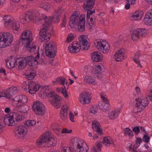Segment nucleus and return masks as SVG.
Listing matches in <instances>:
<instances>
[{
    "instance_id": "nucleus-9",
    "label": "nucleus",
    "mask_w": 152,
    "mask_h": 152,
    "mask_svg": "<svg viewBox=\"0 0 152 152\" xmlns=\"http://www.w3.org/2000/svg\"><path fill=\"white\" fill-rule=\"evenodd\" d=\"M20 38L23 44H30L32 40V34L31 31L25 30L22 33Z\"/></svg>"
},
{
    "instance_id": "nucleus-59",
    "label": "nucleus",
    "mask_w": 152,
    "mask_h": 152,
    "mask_svg": "<svg viewBox=\"0 0 152 152\" xmlns=\"http://www.w3.org/2000/svg\"><path fill=\"white\" fill-rule=\"evenodd\" d=\"M101 98L104 100V101H102L103 102H108V101L106 95H103L102 94H101Z\"/></svg>"
},
{
    "instance_id": "nucleus-53",
    "label": "nucleus",
    "mask_w": 152,
    "mask_h": 152,
    "mask_svg": "<svg viewBox=\"0 0 152 152\" xmlns=\"http://www.w3.org/2000/svg\"><path fill=\"white\" fill-rule=\"evenodd\" d=\"M64 88H62L61 93L63 94L64 97L66 98L68 97L69 95L67 93V91L66 90L65 86H64Z\"/></svg>"
},
{
    "instance_id": "nucleus-33",
    "label": "nucleus",
    "mask_w": 152,
    "mask_h": 152,
    "mask_svg": "<svg viewBox=\"0 0 152 152\" xmlns=\"http://www.w3.org/2000/svg\"><path fill=\"white\" fill-rule=\"evenodd\" d=\"M46 90H45V96L47 97L50 98V99H52L53 98L54 96L56 95L55 94V92L54 91H49L50 88L49 86H46Z\"/></svg>"
},
{
    "instance_id": "nucleus-57",
    "label": "nucleus",
    "mask_w": 152,
    "mask_h": 152,
    "mask_svg": "<svg viewBox=\"0 0 152 152\" xmlns=\"http://www.w3.org/2000/svg\"><path fill=\"white\" fill-rule=\"evenodd\" d=\"M150 139V137L147 135H145L144 136L143 138V140L146 142H148Z\"/></svg>"
},
{
    "instance_id": "nucleus-64",
    "label": "nucleus",
    "mask_w": 152,
    "mask_h": 152,
    "mask_svg": "<svg viewBox=\"0 0 152 152\" xmlns=\"http://www.w3.org/2000/svg\"><path fill=\"white\" fill-rule=\"evenodd\" d=\"M50 6L49 4H45L43 6V8L46 10H48L50 8Z\"/></svg>"
},
{
    "instance_id": "nucleus-46",
    "label": "nucleus",
    "mask_w": 152,
    "mask_h": 152,
    "mask_svg": "<svg viewBox=\"0 0 152 152\" xmlns=\"http://www.w3.org/2000/svg\"><path fill=\"white\" fill-rule=\"evenodd\" d=\"M36 124V121L34 120H28L26 121L24 123V125L27 127L31 126H34Z\"/></svg>"
},
{
    "instance_id": "nucleus-14",
    "label": "nucleus",
    "mask_w": 152,
    "mask_h": 152,
    "mask_svg": "<svg viewBox=\"0 0 152 152\" xmlns=\"http://www.w3.org/2000/svg\"><path fill=\"white\" fill-rule=\"evenodd\" d=\"M146 33V31L144 28L137 29L133 31L132 35V38L134 41H136L141 36H145Z\"/></svg>"
},
{
    "instance_id": "nucleus-19",
    "label": "nucleus",
    "mask_w": 152,
    "mask_h": 152,
    "mask_svg": "<svg viewBox=\"0 0 152 152\" xmlns=\"http://www.w3.org/2000/svg\"><path fill=\"white\" fill-rule=\"evenodd\" d=\"M89 94L88 92H85L80 95V101L83 104H88L91 101Z\"/></svg>"
},
{
    "instance_id": "nucleus-17",
    "label": "nucleus",
    "mask_w": 152,
    "mask_h": 152,
    "mask_svg": "<svg viewBox=\"0 0 152 152\" xmlns=\"http://www.w3.org/2000/svg\"><path fill=\"white\" fill-rule=\"evenodd\" d=\"M125 52V49L123 48H121L119 50L117 51L114 57L115 61H121L124 60Z\"/></svg>"
},
{
    "instance_id": "nucleus-51",
    "label": "nucleus",
    "mask_w": 152,
    "mask_h": 152,
    "mask_svg": "<svg viewBox=\"0 0 152 152\" xmlns=\"http://www.w3.org/2000/svg\"><path fill=\"white\" fill-rule=\"evenodd\" d=\"M74 38V35L72 34H69L67 37L66 42H70L72 41Z\"/></svg>"
},
{
    "instance_id": "nucleus-20",
    "label": "nucleus",
    "mask_w": 152,
    "mask_h": 152,
    "mask_svg": "<svg viewBox=\"0 0 152 152\" xmlns=\"http://www.w3.org/2000/svg\"><path fill=\"white\" fill-rule=\"evenodd\" d=\"M36 72L34 69H29L25 74V78L28 80H32L36 75Z\"/></svg>"
},
{
    "instance_id": "nucleus-39",
    "label": "nucleus",
    "mask_w": 152,
    "mask_h": 152,
    "mask_svg": "<svg viewBox=\"0 0 152 152\" xmlns=\"http://www.w3.org/2000/svg\"><path fill=\"white\" fill-rule=\"evenodd\" d=\"M12 117L16 120L17 121H21L24 118L23 116L20 115L16 112H14L13 113Z\"/></svg>"
},
{
    "instance_id": "nucleus-2",
    "label": "nucleus",
    "mask_w": 152,
    "mask_h": 152,
    "mask_svg": "<svg viewBox=\"0 0 152 152\" xmlns=\"http://www.w3.org/2000/svg\"><path fill=\"white\" fill-rule=\"evenodd\" d=\"M60 17L54 14L52 18H50L47 19V18L44 20L45 23L43 24V26L45 27L41 30L39 33L40 36L39 38L42 42H46L50 39V35L48 32V26L51 23L52 20L55 23H58L59 21Z\"/></svg>"
},
{
    "instance_id": "nucleus-63",
    "label": "nucleus",
    "mask_w": 152,
    "mask_h": 152,
    "mask_svg": "<svg viewBox=\"0 0 152 152\" xmlns=\"http://www.w3.org/2000/svg\"><path fill=\"white\" fill-rule=\"evenodd\" d=\"M64 18L63 20V22L61 24L62 27H64L65 26L66 24V16L64 14Z\"/></svg>"
},
{
    "instance_id": "nucleus-54",
    "label": "nucleus",
    "mask_w": 152,
    "mask_h": 152,
    "mask_svg": "<svg viewBox=\"0 0 152 152\" xmlns=\"http://www.w3.org/2000/svg\"><path fill=\"white\" fill-rule=\"evenodd\" d=\"M73 147L71 148L69 147H66L62 150L61 152H72V151Z\"/></svg>"
},
{
    "instance_id": "nucleus-29",
    "label": "nucleus",
    "mask_w": 152,
    "mask_h": 152,
    "mask_svg": "<svg viewBox=\"0 0 152 152\" xmlns=\"http://www.w3.org/2000/svg\"><path fill=\"white\" fill-rule=\"evenodd\" d=\"M16 107L17 112L27 114L26 107L24 104H16Z\"/></svg>"
},
{
    "instance_id": "nucleus-35",
    "label": "nucleus",
    "mask_w": 152,
    "mask_h": 152,
    "mask_svg": "<svg viewBox=\"0 0 152 152\" xmlns=\"http://www.w3.org/2000/svg\"><path fill=\"white\" fill-rule=\"evenodd\" d=\"M57 143L56 139L52 137V136L49 139L48 142L46 143L48 147H53L55 146Z\"/></svg>"
},
{
    "instance_id": "nucleus-44",
    "label": "nucleus",
    "mask_w": 152,
    "mask_h": 152,
    "mask_svg": "<svg viewBox=\"0 0 152 152\" xmlns=\"http://www.w3.org/2000/svg\"><path fill=\"white\" fill-rule=\"evenodd\" d=\"M64 9L63 8L61 7H58L55 10L54 14L61 17V14L64 12Z\"/></svg>"
},
{
    "instance_id": "nucleus-49",
    "label": "nucleus",
    "mask_w": 152,
    "mask_h": 152,
    "mask_svg": "<svg viewBox=\"0 0 152 152\" xmlns=\"http://www.w3.org/2000/svg\"><path fill=\"white\" fill-rule=\"evenodd\" d=\"M14 91L13 88H10L9 92L6 93V97L8 98H11L14 95L13 92Z\"/></svg>"
},
{
    "instance_id": "nucleus-22",
    "label": "nucleus",
    "mask_w": 152,
    "mask_h": 152,
    "mask_svg": "<svg viewBox=\"0 0 152 152\" xmlns=\"http://www.w3.org/2000/svg\"><path fill=\"white\" fill-rule=\"evenodd\" d=\"M143 21L147 25L152 26V11L148 12L145 15Z\"/></svg>"
},
{
    "instance_id": "nucleus-40",
    "label": "nucleus",
    "mask_w": 152,
    "mask_h": 152,
    "mask_svg": "<svg viewBox=\"0 0 152 152\" xmlns=\"http://www.w3.org/2000/svg\"><path fill=\"white\" fill-rule=\"evenodd\" d=\"M66 82V79L63 77H59L57 78L56 81H53V83H59L60 84L64 86V84Z\"/></svg>"
},
{
    "instance_id": "nucleus-32",
    "label": "nucleus",
    "mask_w": 152,
    "mask_h": 152,
    "mask_svg": "<svg viewBox=\"0 0 152 152\" xmlns=\"http://www.w3.org/2000/svg\"><path fill=\"white\" fill-rule=\"evenodd\" d=\"M30 45L31 43L28 44H27L25 45L24 48H26V50L34 54L37 53V51L36 50V46L33 45L30 46Z\"/></svg>"
},
{
    "instance_id": "nucleus-31",
    "label": "nucleus",
    "mask_w": 152,
    "mask_h": 152,
    "mask_svg": "<svg viewBox=\"0 0 152 152\" xmlns=\"http://www.w3.org/2000/svg\"><path fill=\"white\" fill-rule=\"evenodd\" d=\"M14 118L12 116L5 117L4 119L5 124L9 126H13L15 125V121L13 120Z\"/></svg>"
},
{
    "instance_id": "nucleus-41",
    "label": "nucleus",
    "mask_w": 152,
    "mask_h": 152,
    "mask_svg": "<svg viewBox=\"0 0 152 152\" xmlns=\"http://www.w3.org/2000/svg\"><path fill=\"white\" fill-rule=\"evenodd\" d=\"M102 146L100 143L97 142L96 144V147H94L91 150V152H99L102 150Z\"/></svg>"
},
{
    "instance_id": "nucleus-23",
    "label": "nucleus",
    "mask_w": 152,
    "mask_h": 152,
    "mask_svg": "<svg viewBox=\"0 0 152 152\" xmlns=\"http://www.w3.org/2000/svg\"><path fill=\"white\" fill-rule=\"evenodd\" d=\"M3 18L4 21V26L7 27L12 24L14 20V18L10 15H4Z\"/></svg>"
},
{
    "instance_id": "nucleus-62",
    "label": "nucleus",
    "mask_w": 152,
    "mask_h": 152,
    "mask_svg": "<svg viewBox=\"0 0 152 152\" xmlns=\"http://www.w3.org/2000/svg\"><path fill=\"white\" fill-rule=\"evenodd\" d=\"M134 61L137 64L138 66L140 68H142V66L140 63V61L139 59H133Z\"/></svg>"
},
{
    "instance_id": "nucleus-21",
    "label": "nucleus",
    "mask_w": 152,
    "mask_h": 152,
    "mask_svg": "<svg viewBox=\"0 0 152 152\" xmlns=\"http://www.w3.org/2000/svg\"><path fill=\"white\" fill-rule=\"evenodd\" d=\"M68 106L66 105H63L60 111V117L62 120H65L67 118V111L69 109Z\"/></svg>"
},
{
    "instance_id": "nucleus-45",
    "label": "nucleus",
    "mask_w": 152,
    "mask_h": 152,
    "mask_svg": "<svg viewBox=\"0 0 152 152\" xmlns=\"http://www.w3.org/2000/svg\"><path fill=\"white\" fill-rule=\"evenodd\" d=\"M124 133L126 134H128L129 136L132 137L134 136L133 132L129 128H126L124 129Z\"/></svg>"
},
{
    "instance_id": "nucleus-6",
    "label": "nucleus",
    "mask_w": 152,
    "mask_h": 152,
    "mask_svg": "<svg viewBox=\"0 0 152 152\" xmlns=\"http://www.w3.org/2000/svg\"><path fill=\"white\" fill-rule=\"evenodd\" d=\"M135 100L137 102L133 111L135 113L141 112L145 108L148 104V100L147 97L144 98L142 100L140 98H136Z\"/></svg>"
},
{
    "instance_id": "nucleus-11",
    "label": "nucleus",
    "mask_w": 152,
    "mask_h": 152,
    "mask_svg": "<svg viewBox=\"0 0 152 152\" xmlns=\"http://www.w3.org/2000/svg\"><path fill=\"white\" fill-rule=\"evenodd\" d=\"M51 136L52 133L50 132H46L43 133L37 141V146H39L42 143H46Z\"/></svg>"
},
{
    "instance_id": "nucleus-12",
    "label": "nucleus",
    "mask_w": 152,
    "mask_h": 152,
    "mask_svg": "<svg viewBox=\"0 0 152 152\" xmlns=\"http://www.w3.org/2000/svg\"><path fill=\"white\" fill-rule=\"evenodd\" d=\"M28 12L31 14L30 15L32 20H35L37 22L44 20L47 18V17L45 15L42 14L40 15L39 12L36 10Z\"/></svg>"
},
{
    "instance_id": "nucleus-8",
    "label": "nucleus",
    "mask_w": 152,
    "mask_h": 152,
    "mask_svg": "<svg viewBox=\"0 0 152 152\" xmlns=\"http://www.w3.org/2000/svg\"><path fill=\"white\" fill-rule=\"evenodd\" d=\"M56 48L53 42H50L46 44L45 53L47 56L50 58H54L56 56Z\"/></svg>"
},
{
    "instance_id": "nucleus-28",
    "label": "nucleus",
    "mask_w": 152,
    "mask_h": 152,
    "mask_svg": "<svg viewBox=\"0 0 152 152\" xmlns=\"http://www.w3.org/2000/svg\"><path fill=\"white\" fill-rule=\"evenodd\" d=\"M98 106L104 112H106L110 109V105L108 102H100L98 104Z\"/></svg>"
},
{
    "instance_id": "nucleus-60",
    "label": "nucleus",
    "mask_w": 152,
    "mask_h": 152,
    "mask_svg": "<svg viewBox=\"0 0 152 152\" xmlns=\"http://www.w3.org/2000/svg\"><path fill=\"white\" fill-rule=\"evenodd\" d=\"M140 57V54L139 52H136L134 55L133 59H139Z\"/></svg>"
},
{
    "instance_id": "nucleus-38",
    "label": "nucleus",
    "mask_w": 152,
    "mask_h": 152,
    "mask_svg": "<svg viewBox=\"0 0 152 152\" xmlns=\"http://www.w3.org/2000/svg\"><path fill=\"white\" fill-rule=\"evenodd\" d=\"M12 28L14 33H17L20 30V25L19 22H15L12 23Z\"/></svg>"
},
{
    "instance_id": "nucleus-4",
    "label": "nucleus",
    "mask_w": 152,
    "mask_h": 152,
    "mask_svg": "<svg viewBox=\"0 0 152 152\" xmlns=\"http://www.w3.org/2000/svg\"><path fill=\"white\" fill-rule=\"evenodd\" d=\"M72 144L73 150L75 152H87L88 150V146L80 139L74 138Z\"/></svg>"
},
{
    "instance_id": "nucleus-27",
    "label": "nucleus",
    "mask_w": 152,
    "mask_h": 152,
    "mask_svg": "<svg viewBox=\"0 0 152 152\" xmlns=\"http://www.w3.org/2000/svg\"><path fill=\"white\" fill-rule=\"evenodd\" d=\"M94 0H85L83 5L84 9L92 8L95 5Z\"/></svg>"
},
{
    "instance_id": "nucleus-26",
    "label": "nucleus",
    "mask_w": 152,
    "mask_h": 152,
    "mask_svg": "<svg viewBox=\"0 0 152 152\" xmlns=\"http://www.w3.org/2000/svg\"><path fill=\"white\" fill-rule=\"evenodd\" d=\"M17 101L18 102L17 104H25L28 101V98L27 96L23 95L17 96L16 97Z\"/></svg>"
},
{
    "instance_id": "nucleus-5",
    "label": "nucleus",
    "mask_w": 152,
    "mask_h": 152,
    "mask_svg": "<svg viewBox=\"0 0 152 152\" xmlns=\"http://www.w3.org/2000/svg\"><path fill=\"white\" fill-rule=\"evenodd\" d=\"M12 35L9 33H0V48L10 45L13 41Z\"/></svg>"
},
{
    "instance_id": "nucleus-1",
    "label": "nucleus",
    "mask_w": 152,
    "mask_h": 152,
    "mask_svg": "<svg viewBox=\"0 0 152 152\" xmlns=\"http://www.w3.org/2000/svg\"><path fill=\"white\" fill-rule=\"evenodd\" d=\"M79 42L75 41L71 44L68 47V50L70 53H76L80 50H87L90 46V44L87 41L86 36L81 35L78 38Z\"/></svg>"
},
{
    "instance_id": "nucleus-43",
    "label": "nucleus",
    "mask_w": 152,
    "mask_h": 152,
    "mask_svg": "<svg viewBox=\"0 0 152 152\" xmlns=\"http://www.w3.org/2000/svg\"><path fill=\"white\" fill-rule=\"evenodd\" d=\"M103 72L102 67L100 65L96 66L95 69L94 71V74H101Z\"/></svg>"
},
{
    "instance_id": "nucleus-37",
    "label": "nucleus",
    "mask_w": 152,
    "mask_h": 152,
    "mask_svg": "<svg viewBox=\"0 0 152 152\" xmlns=\"http://www.w3.org/2000/svg\"><path fill=\"white\" fill-rule=\"evenodd\" d=\"M84 81L88 84H93L95 82V79L92 76L87 75L85 77Z\"/></svg>"
},
{
    "instance_id": "nucleus-58",
    "label": "nucleus",
    "mask_w": 152,
    "mask_h": 152,
    "mask_svg": "<svg viewBox=\"0 0 152 152\" xmlns=\"http://www.w3.org/2000/svg\"><path fill=\"white\" fill-rule=\"evenodd\" d=\"M133 130L135 132L136 135L140 131L139 126H136L134 127L133 129Z\"/></svg>"
},
{
    "instance_id": "nucleus-10",
    "label": "nucleus",
    "mask_w": 152,
    "mask_h": 152,
    "mask_svg": "<svg viewBox=\"0 0 152 152\" xmlns=\"http://www.w3.org/2000/svg\"><path fill=\"white\" fill-rule=\"evenodd\" d=\"M32 108L35 113L39 115H43L45 113V109L44 105L40 102L34 103Z\"/></svg>"
},
{
    "instance_id": "nucleus-25",
    "label": "nucleus",
    "mask_w": 152,
    "mask_h": 152,
    "mask_svg": "<svg viewBox=\"0 0 152 152\" xmlns=\"http://www.w3.org/2000/svg\"><path fill=\"white\" fill-rule=\"evenodd\" d=\"M143 14V13L142 11H137L131 15V19L134 20H140L142 18Z\"/></svg>"
},
{
    "instance_id": "nucleus-48",
    "label": "nucleus",
    "mask_w": 152,
    "mask_h": 152,
    "mask_svg": "<svg viewBox=\"0 0 152 152\" xmlns=\"http://www.w3.org/2000/svg\"><path fill=\"white\" fill-rule=\"evenodd\" d=\"M92 8L87 9H84L85 10L87 11V14L86 18L87 20L89 19L90 18V15H92L95 12V10L93 9L92 10H91Z\"/></svg>"
},
{
    "instance_id": "nucleus-61",
    "label": "nucleus",
    "mask_w": 152,
    "mask_h": 152,
    "mask_svg": "<svg viewBox=\"0 0 152 152\" xmlns=\"http://www.w3.org/2000/svg\"><path fill=\"white\" fill-rule=\"evenodd\" d=\"M69 116L70 121L72 122H75V121L74 120V116L73 114L71 112H70L69 113Z\"/></svg>"
},
{
    "instance_id": "nucleus-52",
    "label": "nucleus",
    "mask_w": 152,
    "mask_h": 152,
    "mask_svg": "<svg viewBox=\"0 0 152 152\" xmlns=\"http://www.w3.org/2000/svg\"><path fill=\"white\" fill-rule=\"evenodd\" d=\"M98 109L96 106H92L90 109V113L93 114H95L97 113Z\"/></svg>"
},
{
    "instance_id": "nucleus-55",
    "label": "nucleus",
    "mask_w": 152,
    "mask_h": 152,
    "mask_svg": "<svg viewBox=\"0 0 152 152\" xmlns=\"http://www.w3.org/2000/svg\"><path fill=\"white\" fill-rule=\"evenodd\" d=\"M30 14H31L29 13L28 12L25 17L26 18V20H27L28 23L31 20H32L31 18V17H30Z\"/></svg>"
},
{
    "instance_id": "nucleus-3",
    "label": "nucleus",
    "mask_w": 152,
    "mask_h": 152,
    "mask_svg": "<svg viewBox=\"0 0 152 152\" xmlns=\"http://www.w3.org/2000/svg\"><path fill=\"white\" fill-rule=\"evenodd\" d=\"M80 12L76 11L71 16L69 22V25L72 27L75 25L78 26V29L80 32L84 31L85 30V15H81L79 17Z\"/></svg>"
},
{
    "instance_id": "nucleus-16",
    "label": "nucleus",
    "mask_w": 152,
    "mask_h": 152,
    "mask_svg": "<svg viewBox=\"0 0 152 152\" xmlns=\"http://www.w3.org/2000/svg\"><path fill=\"white\" fill-rule=\"evenodd\" d=\"M25 127L19 125L16 127L15 129V135L17 138L21 139L23 138L26 135L24 130Z\"/></svg>"
},
{
    "instance_id": "nucleus-24",
    "label": "nucleus",
    "mask_w": 152,
    "mask_h": 152,
    "mask_svg": "<svg viewBox=\"0 0 152 152\" xmlns=\"http://www.w3.org/2000/svg\"><path fill=\"white\" fill-rule=\"evenodd\" d=\"M92 128L93 130L96 131L98 134H102V130L101 129V126L98 122L94 121L92 122Z\"/></svg>"
},
{
    "instance_id": "nucleus-18",
    "label": "nucleus",
    "mask_w": 152,
    "mask_h": 152,
    "mask_svg": "<svg viewBox=\"0 0 152 152\" xmlns=\"http://www.w3.org/2000/svg\"><path fill=\"white\" fill-rule=\"evenodd\" d=\"M61 99V97L58 95H56L52 99H49V102L52 104L56 107V108H59L60 106V101Z\"/></svg>"
},
{
    "instance_id": "nucleus-34",
    "label": "nucleus",
    "mask_w": 152,
    "mask_h": 152,
    "mask_svg": "<svg viewBox=\"0 0 152 152\" xmlns=\"http://www.w3.org/2000/svg\"><path fill=\"white\" fill-rule=\"evenodd\" d=\"M18 60H19V58L17 59H14L13 60L9 61H8L6 62L7 66V67L10 69H12L14 67L17 66L18 64H17Z\"/></svg>"
},
{
    "instance_id": "nucleus-7",
    "label": "nucleus",
    "mask_w": 152,
    "mask_h": 152,
    "mask_svg": "<svg viewBox=\"0 0 152 152\" xmlns=\"http://www.w3.org/2000/svg\"><path fill=\"white\" fill-rule=\"evenodd\" d=\"M94 42L95 46L99 51H102L104 53L108 52L110 48L107 42L101 41L99 39H97L94 41Z\"/></svg>"
},
{
    "instance_id": "nucleus-56",
    "label": "nucleus",
    "mask_w": 152,
    "mask_h": 152,
    "mask_svg": "<svg viewBox=\"0 0 152 152\" xmlns=\"http://www.w3.org/2000/svg\"><path fill=\"white\" fill-rule=\"evenodd\" d=\"M72 132V129L68 130L66 128H64L62 129V133H71Z\"/></svg>"
},
{
    "instance_id": "nucleus-13",
    "label": "nucleus",
    "mask_w": 152,
    "mask_h": 152,
    "mask_svg": "<svg viewBox=\"0 0 152 152\" xmlns=\"http://www.w3.org/2000/svg\"><path fill=\"white\" fill-rule=\"evenodd\" d=\"M39 52L37 53V56L36 57L31 56L26 57L24 58V60L27 65H28L30 66H33L35 65V62L36 63V64H38V62L37 61V59H39Z\"/></svg>"
},
{
    "instance_id": "nucleus-36",
    "label": "nucleus",
    "mask_w": 152,
    "mask_h": 152,
    "mask_svg": "<svg viewBox=\"0 0 152 152\" xmlns=\"http://www.w3.org/2000/svg\"><path fill=\"white\" fill-rule=\"evenodd\" d=\"M102 143L104 144H105V145L108 146V145L109 144H113L114 143V141L110 138V137H104L103 140L102 141Z\"/></svg>"
},
{
    "instance_id": "nucleus-50",
    "label": "nucleus",
    "mask_w": 152,
    "mask_h": 152,
    "mask_svg": "<svg viewBox=\"0 0 152 152\" xmlns=\"http://www.w3.org/2000/svg\"><path fill=\"white\" fill-rule=\"evenodd\" d=\"M47 87L45 86H41V88H42V90H41V91L39 94V95L40 97L44 96H45V90H46V88Z\"/></svg>"
},
{
    "instance_id": "nucleus-30",
    "label": "nucleus",
    "mask_w": 152,
    "mask_h": 152,
    "mask_svg": "<svg viewBox=\"0 0 152 152\" xmlns=\"http://www.w3.org/2000/svg\"><path fill=\"white\" fill-rule=\"evenodd\" d=\"M100 53L99 52H95L91 54L92 60L96 62H98L101 61L102 57L100 55Z\"/></svg>"
},
{
    "instance_id": "nucleus-15",
    "label": "nucleus",
    "mask_w": 152,
    "mask_h": 152,
    "mask_svg": "<svg viewBox=\"0 0 152 152\" xmlns=\"http://www.w3.org/2000/svg\"><path fill=\"white\" fill-rule=\"evenodd\" d=\"M28 86L29 92L31 94H35L39 90V88H41V86L40 87L38 84L33 81H31L29 82Z\"/></svg>"
},
{
    "instance_id": "nucleus-47",
    "label": "nucleus",
    "mask_w": 152,
    "mask_h": 152,
    "mask_svg": "<svg viewBox=\"0 0 152 152\" xmlns=\"http://www.w3.org/2000/svg\"><path fill=\"white\" fill-rule=\"evenodd\" d=\"M118 115V113L116 111H112L109 115L110 119H113L116 118Z\"/></svg>"
},
{
    "instance_id": "nucleus-42",
    "label": "nucleus",
    "mask_w": 152,
    "mask_h": 152,
    "mask_svg": "<svg viewBox=\"0 0 152 152\" xmlns=\"http://www.w3.org/2000/svg\"><path fill=\"white\" fill-rule=\"evenodd\" d=\"M20 59L19 60H18L17 62L18 63V69H21L25 67L27 64L25 62V60H22L21 61H20Z\"/></svg>"
}]
</instances>
